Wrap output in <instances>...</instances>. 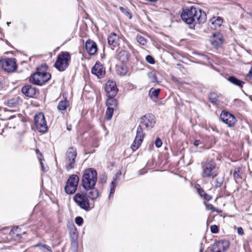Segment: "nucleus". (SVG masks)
I'll use <instances>...</instances> for the list:
<instances>
[{"label":"nucleus","mask_w":252,"mask_h":252,"mask_svg":"<svg viewBox=\"0 0 252 252\" xmlns=\"http://www.w3.org/2000/svg\"><path fill=\"white\" fill-rule=\"evenodd\" d=\"M201 176L204 178L214 179L218 173V167L215 160L208 158L201 162Z\"/></svg>","instance_id":"obj_3"},{"label":"nucleus","mask_w":252,"mask_h":252,"mask_svg":"<svg viewBox=\"0 0 252 252\" xmlns=\"http://www.w3.org/2000/svg\"><path fill=\"white\" fill-rule=\"evenodd\" d=\"M0 64L2 68L8 72H13L16 68V63L14 59L8 58L1 60Z\"/></svg>","instance_id":"obj_13"},{"label":"nucleus","mask_w":252,"mask_h":252,"mask_svg":"<svg viewBox=\"0 0 252 252\" xmlns=\"http://www.w3.org/2000/svg\"><path fill=\"white\" fill-rule=\"evenodd\" d=\"M97 179V173L94 169L89 168L83 172L81 183L84 189H91L95 187Z\"/></svg>","instance_id":"obj_4"},{"label":"nucleus","mask_w":252,"mask_h":252,"mask_svg":"<svg viewBox=\"0 0 252 252\" xmlns=\"http://www.w3.org/2000/svg\"><path fill=\"white\" fill-rule=\"evenodd\" d=\"M69 106V102L67 100H61L59 102L58 105V109L61 111L62 113H64L63 111H64Z\"/></svg>","instance_id":"obj_24"},{"label":"nucleus","mask_w":252,"mask_h":252,"mask_svg":"<svg viewBox=\"0 0 252 252\" xmlns=\"http://www.w3.org/2000/svg\"><path fill=\"white\" fill-rule=\"evenodd\" d=\"M240 170L241 169L240 167L236 168L233 172V177L235 180L241 178L240 175Z\"/></svg>","instance_id":"obj_33"},{"label":"nucleus","mask_w":252,"mask_h":252,"mask_svg":"<svg viewBox=\"0 0 252 252\" xmlns=\"http://www.w3.org/2000/svg\"><path fill=\"white\" fill-rule=\"evenodd\" d=\"M18 104V100L17 99L13 98L8 100L7 101V105L10 107H15Z\"/></svg>","instance_id":"obj_34"},{"label":"nucleus","mask_w":252,"mask_h":252,"mask_svg":"<svg viewBox=\"0 0 252 252\" xmlns=\"http://www.w3.org/2000/svg\"><path fill=\"white\" fill-rule=\"evenodd\" d=\"M105 90L107 93V96H115L118 91L115 82L108 81L105 87Z\"/></svg>","instance_id":"obj_15"},{"label":"nucleus","mask_w":252,"mask_h":252,"mask_svg":"<svg viewBox=\"0 0 252 252\" xmlns=\"http://www.w3.org/2000/svg\"><path fill=\"white\" fill-rule=\"evenodd\" d=\"M73 199L77 205L81 209L84 210L86 211L90 210V204L86 194L77 193L73 196Z\"/></svg>","instance_id":"obj_8"},{"label":"nucleus","mask_w":252,"mask_h":252,"mask_svg":"<svg viewBox=\"0 0 252 252\" xmlns=\"http://www.w3.org/2000/svg\"><path fill=\"white\" fill-rule=\"evenodd\" d=\"M203 252V248H201L200 249L199 252Z\"/></svg>","instance_id":"obj_52"},{"label":"nucleus","mask_w":252,"mask_h":252,"mask_svg":"<svg viewBox=\"0 0 252 252\" xmlns=\"http://www.w3.org/2000/svg\"><path fill=\"white\" fill-rule=\"evenodd\" d=\"M201 143V141L199 140H195L194 143H193V144L195 146L197 147L198 146L199 144H200Z\"/></svg>","instance_id":"obj_48"},{"label":"nucleus","mask_w":252,"mask_h":252,"mask_svg":"<svg viewBox=\"0 0 252 252\" xmlns=\"http://www.w3.org/2000/svg\"><path fill=\"white\" fill-rule=\"evenodd\" d=\"M197 186H198V187H196L197 192L200 196L202 197L206 193L202 189L200 188L199 185H198Z\"/></svg>","instance_id":"obj_43"},{"label":"nucleus","mask_w":252,"mask_h":252,"mask_svg":"<svg viewBox=\"0 0 252 252\" xmlns=\"http://www.w3.org/2000/svg\"><path fill=\"white\" fill-rule=\"evenodd\" d=\"M79 177L75 174L71 175L67 179L64 187V191L68 194L74 193L78 185Z\"/></svg>","instance_id":"obj_7"},{"label":"nucleus","mask_w":252,"mask_h":252,"mask_svg":"<svg viewBox=\"0 0 252 252\" xmlns=\"http://www.w3.org/2000/svg\"><path fill=\"white\" fill-rule=\"evenodd\" d=\"M202 197H203L204 199L207 201H209L212 199L211 196L209 195L207 193H205Z\"/></svg>","instance_id":"obj_47"},{"label":"nucleus","mask_w":252,"mask_h":252,"mask_svg":"<svg viewBox=\"0 0 252 252\" xmlns=\"http://www.w3.org/2000/svg\"><path fill=\"white\" fill-rule=\"evenodd\" d=\"M237 232L238 235H243L244 234V230L242 227H238L237 229Z\"/></svg>","instance_id":"obj_46"},{"label":"nucleus","mask_w":252,"mask_h":252,"mask_svg":"<svg viewBox=\"0 0 252 252\" xmlns=\"http://www.w3.org/2000/svg\"><path fill=\"white\" fill-rule=\"evenodd\" d=\"M146 60L148 63L151 64H153L155 63V60L154 58L150 55H148L146 56Z\"/></svg>","instance_id":"obj_42"},{"label":"nucleus","mask_w":252,"mask_h":252,"mask_svg":"<svg viewBox=\"0 0 252 252\" xmlns=\"http://www.w3.org/2000/svg\"><path fill=\"white\" fill-rule=\"evenodd\" d=\"M106 178L105 177H104V182H106Z\"/></svg>","instance_id":"obj_53"},{"label":"nucleus","mask_w":252,"mask_h":252,"mask_svg":"<svg viewBox=\"0 0 252 252\" xmlns=\"http://www.w3.org/2000/svg\"><path fill=\"white\" fill-rule=\"evenodd\" d=\"M230 243L226 240H221L212 245L211 252H225L229 248Z\"/></svg>","instance_id":"obj_10"},{"label":"nucleus","mask_w":252,"mask_h":252,"mask_svg":"<svg viewBox=\"0 0 252 252\" xmlns=\"http://www.w3.org/2000/svg\"><path fill=\"white\" fill-rule=\"evenodd\" d=\"M144 137V134L143 132V129L141 128V126L139 125L137 129L135 139L131 146V148L133 151H135L138 149L143 142Z\"/></svg>","instance_id":"obj_12"},{"label":"nucleus","mask_w":252,"mask_h":252,"mask_svg":"<svg viewBox=\"0 0 252 252\" xmlns=\"http://www.w3.org/2000/svg\"><path fill=\"white\" fill-rule=\"evenodd\" d=\"M206 209L207 210H211L212 212H218L220 213L221 211L219 210L218 209H216L212 204H208L206 205Z\"/></svg>","instance_id":"obj_38"},{"label":"nucleus","mask_w":252,"mask_h":252,"mask_svg":"<svg viewBox=\"0 0 252 252\" xmlns=\"http://www.w3.org/2000/svg\"><path fill=\"white\" fill-rule=\"evenodd\" d=\"M162 142L159 138H157L155 141V145L157 147L159 148L161 146Z\"/></svg>","instance_id":"obj_44"},{"label":"nucleus","mask_w":252,"mask_h":252,"mask_svg":"<svg viewBox=\"0 0 252 252\" xmlns=\"http://www.w3.org/2000/svg\"><path fill=\"white\" fill-rule=\"evenodd\" d=\"M40 164H41V166L42 170L43 171H46V169H45V167H44V165H43V164L42 161H41V162H40Z\"/></svg>","instance_id":"obj_50"},{"label":"nucleus","mask_w":252,"mask_h":252,"mask_svg":"<svg viewBox=\"0 0 252 252\" xmlns=\"http://www.w3.org/2000/svg\"><path fill=\"white\" fill-rule=\"evenodd\" d=\"M10 24H11L10 22H7V24L8 26H9Z\"/></svg>","instance_id":"obj_54"},{"label":"nucleus","mask_w":252,"mask_h":252,"mask_svg":"<svg viewBox=\"0 0 252 252\" xmlns=\"http://www.w3.org/2000/svg\"><path fill=\"white\" fill-rule=\"evenodd\" d=\"M221 121L229 127L234 126L237 122L235 117L226 111H222L220 115Z\"/></svg>","instance_id":"obj_14"},{"label":"nucleus","mask_w":252,"mask_h":252,"mask_svg":"<svg viewBox=\"0 0 252 252\" xmlns=\"http://www.w3.org/2000/svg\"><path fill=\"white\" fill-rule=\"evenodd\" d=\"M108 43L113 47H117L119 44V37L115 33H112L108 37Z\"/></svg>","instance_id":"obj_21"},{"label":"nucleus","mask_w":252,"mask_h":252,"mask_svg":"<svg viewBox=\"0 0 252 252\" xmlns=\"http://www.w3.org/2000/svg\"><path fill=\"white\" fill-rule=\"evenodd\" d=\"M160 89H155L153 88H151L149 91V96L153 99H156L158 98Z\"/></svg>","instance_id":"obj_27"},{"label":"nucleus","mask_w":252,"mask_h":252,"mask_svg":"<svg viewBox=\"0 0 252 252\" xmlns=\"http://www.w3.org/2000/svg\"><path fill=\"white\" fill-rule=\"evenodd\" d=\"M92 73L100 78L105 75V70L101 63L96 62L92 69Z\"/></svg>","instance_id":"obj_17"},{"label":"nucleus","mask_w":252,"mask_h":252,"mask_svg":"<svg viewBox=\"0 0 252 252\" xmlns=\"http://www.w3.org/2000/svg\"><path fill=\"white\" fill-rule=\"evenodd\" d=\"M121 11L126 16H127L129 19L131 18V14L129 12L128 10L126 8H125L123 7H120L119 8Z\"/></svg>","instance_id":"obj_37"},{"label":"nucleus","mask_w":252,"mask_h":252,"mask_svg":"<svg viewBox=\"0 0 252 252\" xmlns=\"http://www.w3.org/2000/svg\"><path fill=\"white\" fill-rule=\"evenodd\" d=\"M117 72L119 75L121 76H125L127 72V68L126 65L123 64L118 67Z\"/></svg>","instance_id":"obj_29"},{"label":"nucleus","mask_w":252,"mask_h":252,"mask_svg":"<svg viewBox=\"0 0 252 252\" xmlns=\"http://www.w3.org/2000/svg\"><path fill=\"white\" fill-rule=\"evenodd\" d=\"M211 43L212 45L216 46L219 47L222 44V39L221 36L218 37V39H216L214 40H211Z\"/></svg>","instance_id":"obj_35"},{"label":"nucleus","mask_w":252,"mask_h":252,"mask_svg":"<svg viewBox=\"0 0 252 252\" xmlns=\"http://www.w3.org/2000/svg\"><path fill=\"white\" fill-rule=\"evenodd\" d=\"M16 235L18 236V237H20V235L19 234H16Z\"/></svg>","instance_id":"obj_55"},{"label":"nucleus","mask_w":252,"mask_h":252,"mask_svg":"<svg viewBox=\"0 0 252 252\" xmlns=\"http://www.w3.org/2000/svg\"><path fill=\"white\" fill-rule=\"evenodd\" d=\"M114 96H108V99L106 101V105L107 107L116 109L118 105V101L117 99L114 98Z\"/></svg>","instance_id":"obj_23"},{"label":"nucleus","mask_w":252,"mask_h":252,"mask_svg":"<svg viewBox=\"0 0 252 252\" xmlns=\"http://www.w3.org/2000/svg\"><path fill=\"white\" fill-rule=\"evenodd\" d=\"M222 183V181L221 179L219 178H217L215 180V188H219L221 186Z\"/></svg>","instance_id":"obj_41"},{"label":"nucleus","mask_w":252,"mask_h":252,"mask_svg":"<svg viewBox=\"0 0 252 252\" xmlns=\"http://www.w3.org/2000/svg\"><path fill=\"white\" fill-rule=\"evenodd\" d=\"M210 230L212 233H217L219 231V228L216 225H212L210 227Z\"/></svg>","instance_id":"obj_40"},{"label":"nucleus","mask_w":252,"mask_h":252,"mask_svg":"<svg viewBox=\"0 0 252 252\" xmlns=\"http://www.w3.org/2000/svg\"><path fill=\"white\" fill-rule=\"evenodd\" d=\"M171 78L172 81L178 84H183L184 83L183 81H181L179 79H178L174 76H172Z\"/></svg>","instance_id":"obj_45"},{"label":"nucleus","mask_w":252,"mask_h":252,"mask_svg":"<svg viewBox=\"0 0 252 252\" xmlns=\"http://www.w3.org/2000/svg\"><path fill=\"white\" fill-rule=\"evenodd\" d=\"M34 120L36 128L39 132L44 133L47 130V126L43 113L36 114Z\"/></svg>","instance_id":"obj_9"},{"label":"nucleus","mask_w":252,"mask_h":252,"mask_svg":"<svg viewBox=\"0 0 252 252\" xmlns=\"http://www.w3.org/2000/svg\"><path fill=\"white\" fill-rule=\"evenodd\" d=\"M156 124V118L154 115L147 114L142 117L140 119V125L142 126H144L147 129L152 128Z\"/></svg>","instance_id":"obj_11"},{"label":"nucleus","mask_w":252,"mask_h":252,"mask_svg":"<svg viewBox=\"0 0 252 252\" xmlns=\"http://www.w3.org/2000/svg\"><path fill=\"white\" fill-rule=\"evenodd\" d=\"M85 48L87 52L90 55H94L97 50L96 43L91 39L86 41Z\"/></svg>","instance_id":"obj_18"},{"label":"nucleus","mask_w":252,"mask_h":252,"mask_svg":"<svg viewBox=\"0 0 252 252\" xmlns=\"http://www.w3.org/2000/svg\"><path fill=\"white\" fill-rule=\"evenodd\" d=\"M114 109H114L113 108H110V107L107 108V109H106V111L105 112V118L107 120H110L111 119L113 114Z\"/></svg>","instance_id":"obj_31"},{"label":"nucleus","mask_w":252,"mask_h":252,"mask_svg":"<svg viewBox=\"0 0 252 252\" xmlns=\"http://www.w3.org/2000/svg\"><path fill=\"white\" fill-rule=\"evenodd\" d=\"M36 154H37L38 155H39V153H40L39 152V151L38 149H37V150H36Z\"/></svg>","instance_id":"obj_51"},{"label":"nucleus","mask_w":252,"mask_h":252,"mask_svg":"<svg viewBox=\"0 0 252 252\" xmlns=\"http://www.w3.org/2000/svg\"><path fill=\"white\" fill-rule=\"evenodd\" d=\"M227 80L233 84L242 88L244 82L240 80H239L234 76H230L227 78Z\"/></svg>","instance_id":"obj_25"},{"label":"nucleus","mask_w":252,"mask_h":252,"mask_svg":"<svg viewBox=\"0 0 252 252\" xmlns=\"http://www.w3.org/2000/svg\"><path fill=\"white\" fill-rule=\"evenodd\" d=\"M147 75L151 82L155 83L158 82L156 74L155 71H152L148 72Z\"/></svg>","instance_id":"obj_32"},{"label":"nucleus","mask_w":252,"mask_h":252,"mask_svg":"<svg viewBox=\"0 0 252 252\" xmlns=\"http://www.w3.org/2000/svg\"><path fill=\"white\" fill-rule=\"evenodd\" d=\"M121 172L117 173L116 174V177L113 178V180L112 181V182L110 183V196L113 195L115 192V188L116 187V181L117 180V178L118 176L121 175Z\"/></svg>","instance_id":"obj_26"},{"label":"nucleus","mask_w":252,"mask_h":252,"mask_svg":"<svg viewBox=\"0 0 252 252\" xmlns=\"http://www.w3.org/2000/svg\"><path fill=\"white\" fill-rule=\"evenodd\" d=\"M47 66L42 65L36 68V71L32 74L29 79L30 82L34 85L42 86L48 82L51 77V75L45 72V69Z\"/></svg>","instance_id":"obj_2"},{"label":"nucleus","mask_w":252,"mask_h":252,"mask_svg":"<svg viewBox=\"0 0 252 252\" xmlns=\"http://www.w3.org/2000/svg\"><path fill=\"white\" fill-rule=\"evenodd\" d=\"M182 20L188 25L204 23L207 18L206 13L194 6L183 9L181 14Z\"/></svg>","instance_id":"obj_1"},{"label":"nucleus","mask_w":252,"mask_h":252,"mask_svg":"<svg viewBox=\"0 0 252 252\" xmlns=\"http://www.w3.org/2000/svg\"><path fill=\"white\" fill-rule=\"evenodd\" d=\"M38 158L40 161V162H41V161H42V159H43V156H42L41 153L39 154V155H38Z\"/></svg>","instance_id":"obj_49"},{"label":"nucleus","mask_w":252,"mask_h":252,"mask_svg":"<svg viewBox=\"0 0 252 252\" xmlns=\"http://www.w3.org/2000/svg\"><path fill=\"white\" fill-rule=\"evenodd\" d=\"M77 155L76 149L73 147H70L67 150L65 154V168L67 171L75 167Z\"/></svg>","instance_id":"obj_6"},{"label":"nucleus","mask_w":252,"mask_h":252,"mask_svg":"<svg viewBox=\"0 0 252 252\" xmlns=\"http://www.w3.org/2000/svg\"><path fill=\"white\" fill-rule=\"evenodd\" d=\"M129 57V54L127 51L121 50L119 52L117 58L123 63H126Z\"/></svg>","instance_id":"obj_22"},{"label":"nucleus","mask_w":252,"mask_h":252,"mask_svg":"<svg viewBox=\"0 0 252 252\" xmlns=\"http://www.w3.org/2000/svg\"><path fill=\"white\" fill-rule=\"evenodd\" d=\"M70 60L71 57L68 52H62L58 55L54 66L59 71H63L69 65Z\"/></svg>","instance_id":"obj_5"},{"label":"nucleus","mask_w":252,"mask_h":252,"mask_svg":"<svg viewBox=\"0 0 252 252\" xmlns=\"http://www.w3.org/2000/svg\"><path fill=\"white\" fill-rule=\"evenodd\" d=\"M35 247H38L43 252H52V248L45 244L36 245Z\"/></svg>","instance_id":"obj_28"},{"label":"nucleus","mask_w":252,"mask_h":252,"mask_svg":"<svg viewBox=\"0 0 252 252\" xmlns=\"http://www.w3.org/2000/svg\"><path fill=\"white\" fill-rule=\"evenodd\" d=\"M75 221L77 225L81 226L83 223V219L81 217H77L75 218Z\"/></svg>","instance_id":"obj_39"},{"label":"nucleus","mask_w":252,"mask_h":252,"mask_svg":"<svg viewBox=\"0 0 252 252\" xmlns=\"http://www.w3.org/2000/svg\"><path fill=\"white\" fill-rule=\"evenodd\" d=\"M22 92L28 97H34L38 94V90L32 85H26L22 88Z\"/></svg>","instance_id":"obj_16"},{"label":"nucleus","mask_w":252,"mask_h":252,"mask_svg":"<svg viewBox=\"0 0 252 252\" xmlns=\"http://www.w3.org/2000/svg\"><path fill=\"white\" fill-rule=\"evenodd\" d=\"M223 22L222 19L220 17H214L212 18L209 22V25L212 29L216 30L220 28Z\"/></svg>","instance_id":"obj_19"},{"label":"nucleus","mask_w":252,"mask_h":252,"mask_svg":"<svg viewBox=\"0 0 252 252\" xmlns=\"http://www.w3.org/2000/svg\"><path fill=\"white\" fill-rule=\"evenodd\" d=\"M136 40L138 42H139L140 44L142 45H145L147 43L146 39L141 35H137L136 37Z\"/></svg>","instance_id":"obj_36"},{"label":"nucleus","mask_w":252,"mask_h":252,"mask_svg":"<svg viewBox=\"0 0 252 252\" xmlns=\"http://www.w3.org/2000/svg\"><path fill=\"white\" fill-rule=\"evenodd\" d=\"M209 99L212 103L216 104L218 100V96L215 92H212L209 94Z\"/></svg>","instance_id":"obj_30"},{"label":"nucleus","mask_w":252,"mask_h":252,"mask_svg":"<svg viewBox=\"0 0 252 252\" xmlns=\"http://www.w3.org/2000/svg\"><path fill=\"white\" fill-rule=\"evenodd\" d=\"M87 190L85 194L87 198H90L92 200H95L98 197V190L94 187L91 189H84Z\"/></svg>","instance_id":"obj_20"}]
</instances>
